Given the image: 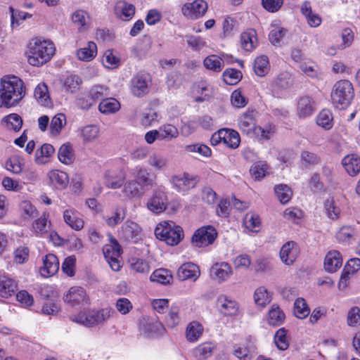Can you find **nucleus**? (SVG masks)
<instances>
[{"label":"nucleus","instance_id":"nucleus-1","mask_svg":"<svg viewBox=\"0 0 360 360\" xmlns=\"http://www.w3.org/2000/svg\"><path fill=\"white\" fill-rule=\"evenodd\" d=\"M25 94L26 88L21 79L15 76H4L1 78L0 108L16 106Z\"/></svg>","mask_w":360,"mask_h":360},{"label":"nucleus","instance_id":"nucleus-2","mask_svg":"<svg viewBox=\"0 0 360 360\" xmlns=\"http://www.w3.org/2000/svg\"><path fill=\"white\" fill-rule=\"evenodd\" d=\"M55 52V44L52 41L34 38L27 46V61L31 65L39 67L49 62Z\"/></svg>","mask_w":360,"mask_h":360},{"label":"nucleus","instance_id":"nucleus-3","mask_svg":"<svg viewBox=\"0 0 360 360\" xmlns=\"http://www.w3.org/2000/svg\"><path fill=\"white\" fill-rule=\"evenodd\" d=\"M115 314V311L110 307L97 309H91L82 311L71 316V320L86 327H94L104 323Z\"/></svg>","mask_w":360,"mask_h":360},{"label":"nucleus","instance_id":"nucleus-4","mask_svg":"<svg viewBox=\"0 0 360 360\" xmlns=\"http://www.w3.org/2000/svg\"><path fill=\"white\" fill-rule=\"evenodd\" d=\"M354 91L352 84L347 79L338 81L333 86L330 98L333 106L338 110H345L354 98Z\"/></svg>","mask_w":360,"mask_h":360},{"label":"nucleus","instance_id":"nucleus-5","mask_svg":"<svg viewBox=\"0 0 360 360\" xmlns=\"http://www.w3.org/2000/svg\"><path fill=\"white\" fill-rule=\"evenodd\" d=\"M155 234L157 238L171 246L177 245L184 237L183 229L172 221L159 223Z\"/></svg>","mask_w":360,"mask_h":360},{"label":"nucleus","instance_id":"nucleus-6","mask_svg":"<svg viewBox=\"0 0 360 360\" xmlns=\"http://www.w3.org/2000/svg\"><path fill=\"white\" fill-rule=\"evenodd\" d=\"M210 142L213 146L223 143L230 148L235 149L239 146L240 137L233 129H221L212 134Z\"/></svg>","mask_w":360,"mask_h":360},{"label":"nucleus","instance_id":"nucleus-7","mask_svg":"<svg viewBox=\"0 0 360 360\" xmlns=\"http://www.w3.org/2000/svg\"><path fill=\"white\" fill-rule=\"evenodd\" d=\"M168 198L165 188L160 186L153 190V195L148 198L146 202V207L151 212L158 214L167 209Z\"/></svg>","mask_w":360,"mask_h":360},{"label":"nucleus","instance_id":"nucleus-8","mask_svg":"<svg viewBox=\"0 0 360 360\" xmlns=\"http://www.w3.org/2000/svg\"><path fill=\"white\" fill-rule=\"evenodd\" d=\"M292 84L291 74L289 72H283L269 83V89L274 97L281 98Z\"/></svg>","mask_w":360,"mask_h":360},{"label":"nucleus","instance_id":"nucleus-9","mask_svg":"<svg viewBox=\"0 0 360 360\" xmlns=\"http://www.w3.org/2000/svg\"><path fill=\"white\" fill-rule=\"evenodd\" d=\"M103 253L112 270L119 271L121 267L119 257L121 255L122 249L117 241L112 238L109 244L103 246Z\"/></svg>","mask_w":360,"mask_h":360},{"label":"nucleus","instance_id":"nucleus-10","mask_svg":"<svg viewBox=\"0 0 360 360\" xmlns=\"http://www.w3.org/2000/svg\"><path fill=\"white\" fill-rule=\"evenodd\" d=\"M139 332L145 338H154L162 335L165 328L156 319L143 318L139 321Z\"/></svg>","mask_w":360,"mask_h":360},{"label":"nucleus","instance_id":"nucleus-11","mask_svg":"<svg viewBox=\"0 0 360 360\" xmlns=\"http://www.w3.org/2000/svg\"><path fill=\"white\" fill-rule=\"evenodd\" d=\"M217 236L216 229L212 226H205L198 229L192 237V242L197 247H206L212 244Z\"/></svg>","mask_w":360,"mask_h":360},{"label":"nucleus","instance_id":"nucleus-12","mask_svg":"<svg viewBox=\"0 0 360 360\" xmlns=\"http://www.w3.org/2000/svg\"><path fill=\"white\" fill-rule=\"evenodd\" d=\"M151 82L149 74L140 72L133 77L131 81V90L137 97H142L149 91V85Z\"/></svg>","mask_w":360,"mask_h":360},{"label":"nucleus","instance_id":"nucleus-13","mask_svg":"<svg viewBox=\"0 0 360 360\" xmlns=\"http://www.w3.org/2000/svg\"><path fill=\"white\" fill-rule=\"evenodd\" d=\"M207 9V4L204 0H194L187 2L181 7V13L188 19H198L202 17Z\"/></svg>","mask_w":360,"mask_h":360},{"label":"nucleus","instance_id":"nucleus-14","mask_svg":"<svg viewBox=\"0 0 360 360\" xmlns=\"http://www.w3.org/2000/svg\"><path fill=\"white\" fill-rule=\"evenodd\" d=\"M125 178V174L122 169L112 168L105 172L103 184L108 188H120L123 186Z\"/></svg>","mask_w":360,"mask_h":360},{"label":"nucleus","instance_id":"nucleus-15","mask_svg":"<svg viewBox=\"0 0 360 360\" xmlns=\"http://www.w3.org/2000/svg\"><path fill=\"white\" fill-rule=\"evenodd\" d=\"M171 182L177 191L186 192L195 186L198 179L196 176L184 173L172 176Z\"/></svg>","mask_w":360,"mask_h":360},{"label":"nucleus","instance_id":"nucleus-16","mask_svg":"<svg viewBox=\"0 0 360 360\" xmlns=\"http://www.w3.org/2000/svg\"><path fill=\"white\" fill-rule=\"evenodd\" d=\"M299 254L298 245L294 241H288L282 245L279 252V257L284 264L290 266L296 261Z\"/></svg>","mask_w":360,"mask_h":360},{"label":"nucleus","instance_id":"nucleus-17","mask_svg":"<svg viewBox=\"0 0 360 360\" xmlns=\"http://www.w3.org/2000/svg\"><path fill=\"white\" fill-rule=\"evenodd\" d=\"M217 307L219 312L225 316H235L239 310L238 303L235 300L224 294L218 296Z\"/></svg>","mask_w":360,"mask_h":360},{"label":"nucleus","instance_id":"nucleus-18","mask_svg":"<svg viewBox=\"0 0 360 360\" xmlns=\"http://www.w3.org/2000/svg\"><path fill=\"white\" fill-rule=\"evenodd\" d=\"M64 300L72 307L87 304L89 301L84 288L77 286L69 289L64 296Z\"/></svg>","mask_w":360,"mask_h":360},{"label":"nucleus","instance_id":"nucleus-19","mask_svg":"<svg viewBox=\"0 0 360 360\" xmlns=\"http://www.w3.org/2000/svg\"><path fill=\"white\" fill-rule=\"evenodd\" d=\"M120 233L127 241L136 243L141 238V227L137 223L131 220H127L123 224Z\"/></svg>","mask_w":360,"mask_h":360},{"label":"nucleus","instance_id":"nucleus-20","mask_svg":"<svg viewBox=\"0 0 360 360\" xmlns=\"http://www.w3.org/2000/svg\"><path fill=\"white\" fill-rule=\"evenodd\" d=\"M360 270V259L352 258L346 263L343 271L342 273L340 281L338 283V288L344 290L347 288L350 275L356 274Z\"/></svg>","mask_w":360,"mask_h":360},{"label":"nucleus","instance_id":"nucleus-21","mask_svg":"<svg viewBox=\"0 0 360 360\" xmlns=\"http://www.w3.org/2000/svg\"><path fill=\"white\" fill-rule=\"evenodd\" d=\"M316 110V103L312 98L304 96L300 97L297 102L296 111L300 118L311 117Z\"/></svg>","mask_w":360,"mask_h":360},{"label":"nucleus","instance_id":"nucleus-22","mask_svg":"<svg viewBox=\"0 0 360 360\" xmlns=\"http://www.w3.org/2000/svg\"><path fill=\"white\" fill-rule=\"evenodd\" d=\"M232 274L231 266L225 262H216L210 269L211 277L219 283L228 280Z\"/></svg>","mask_w":360,"mask_h":360},{"label":"nucleus","instance_id":"nucleus-23","mask_svg":"<svg viewBox=\"0 0 360 360\" xmlns=\"http://www.w3.org/2000/svg\"><path fill=\"white\" fill-rule=\"evenodd\" d=\"M256 127V120L253 110H248L239 117L238 127L248 136L252 137Z\"/></svg>","mask_w":360,"mask_h":360},{"label":"nucleus","instance_id":"nucleus-24","mask_svg":"<svg viewBox=\"0 0 360 360\" xmlns=\"http://www.w3.org/2000/svg\"><path fill=\"white\" fill-rule=\"evenodd\" d=\"M133 175L136 179L135 181L142 188L153 186L155 183V176L151 174L147 168L140 166L136 167L133 169Z\"/></svg>","mask_w":360,"mask_h":360},{"label":"nucleus","instance_id":"nucleus-25","mask_svg":"<svg viewBox=\"0 0 360 360\" xmlns=\"http://www.w3.org/2000/svg\"><path fill=\"white\" fill-rule=\"evenodd\" d=\"M63 220L67 225L75 231H80L84 227V220L79 212L72 207L65 210L63 212Z\"/></svg>","mask_w":360,"mask_h":360},{"label":"nucleus","instance_id":"nucleus-26","mask_svg":"<svg viewBox=\"0 0 360 360\" xmlns=\"http://www.w3.org/2000/svg\"><path fill=\"white\" fill-rule=\"evenodd\" d=\"M59 269V261L53 254H48L43 258V266L40 268V274L43 277L48 278L55 275Z\"/></svg>","mask_w":360,"mask_h":360},{"label":"nucleus","instance_id":"nucleus-27","mask_svg":"<svg viewBox=\"0 0 360 360\" xmlns=\"http://www.w3.org/2000/svg\"><path fill=\"white\" fill-rule=\"evenodd\" d=\"M240 47L247 52H252L258 46L257 34L254 29H248L243 32L240 39Z\"/></svg>","mask_w":360,"mask_h":360},{"label":"nucleus","instance_id":"nucleus-28","mask_svg":"<svg viewBox=\"0 0 360 360\" xmlns=\"http://www.w3.org/2000/svg\"><path fill=\"white\" fill-rule=\"evenodd\" d=\"M200 275L199 266L193 262L183 264L177 271V276L182 281L191 279L196 281Z\"/></svg>","mask_w":360,"mask_h":360},{"label":"nucleus","instance_id":"nucleus-29","mask_svg":"<svg viewBox=\"0 0 360 360\" xmlns=\"http://www.w3.org/2000/svg\"><path fill=\"white\" fill-rule=\"evenodd\" d=\"M17 290V283L8 274H0V296L8 298L13 296Z\"/></svg>","mask_w":360,"mask_h":360},{"label":"nucleus","instance_id":"nucleus-30","mask_svg":"<svg viewBox=\"0 0 360 360\" xmlns=\"http://www.w3.org/2000/svg\"><path fill=\"white\" fill-rule=\"evenodd\" d=\"M300 11L310 27H318L322 22L321 17L312 10L309 1L302 3Z\"/></svg>","mask_w":360,"mask_h":360},{"label":"nucleus","instance_id":"nucleus-31","mask_svg":"<svg viewBox=\"0 0 360 360\" xmlns=\"http://www.w3.org/2000/svg\"><path fill=\"white\" fill-rule=\"evenodd\" d=\"M51 228V222L49 219V214L46 213L34 220L32 224V231L36 236L47 235L50 232Z\"/></svg>","mask_w":360,"mask_h":360},{"label":"nucleus","instance_id":"nucleus-32","mask_svg":"<svg viewBox=\"0 0 360 360\" xmlns=\"http://www.w3.org/2000/svg\"><path fill=\"white\" fill-rule=\"evenodd\" d=\"M48 178L52 186L58 190L65 189L69 184V176L65 172L53 169L48 173Z\"/></svg>","mask_w":360,"mask_h":360},{"label":"nucleus","instance_id":"nucleus-33","mask_svg":"<svg viewBox=\"0 0 360 360\" xmlns=\"http://www.w3.org/2000/svg\"><path fill=\"white\" fill-rule=\"evenodd\" d=\"M72 22L77 27L79 32L86 31L91 25L89 14L84 10H76L71 16Z\"/></svg>","mask_w":360,"mask_h":360},{"label":"nucleus","instance_id":"nucleus-34","mask_svg":"<svg viewBox=\"0 0 360 360\" xmlns=\"http://www.w3.org/2000/svg\"><path fill=\"white\" fill-rule=\"evenodd\" d=\"M342 264V258L337 250L329 251L324 260L325 269L330 273L337 271Z\"/></svg>","mask_w":360,"mask_h":360},{"label":"nucleus","instance_id":"nucleus-35","mask_svg":"<svg viewBox=\"0 0 360 360\" xmlns=\"http://www.w3.org/2000/svg\"><path fill=\"white\" fill-rule=\"evenodd\" d=\"M275 132V125L271 122H268L262 125H257L251 138H255L259 141H267L273 137Z\"/></svg>","mask_w":360,"mask_h":360},{"label":"nucleus","instance_id":"nucleus-36","mask_svg":"<svg viewBox=\"0 0 360 360\" xmlns=\"http://www.w3.org/2000/svg\"><path fill=\"white\" fill-rule=\"evenodd\" d=\"M342 164L347 173L352 176H356L360 172V157L355 154L346 155L342 160Z\"/></svg>","mask_w":360,"mask_h":360},{"label":"nucleus","instance_id":"nucleus-37","mask_svg":"<svg viewBox=\"0 0 360 360\" xmlns=\"http://www.w3.org/2000/svg\"><path fill=\"white\" fill-rule=\"evenodd\" d=\"M115 13L121 20L127 21L134 16L135 7L131 4H128L124 1H120L115 4Z\"/></svg>","mask_w":360,"mask_h":360},{"label":"nucleus","instance_id":"nucleus-38","mask_svg":"<svg viewBox=\"0 0 360 360\" xmlns=\"http://www.w3.org/2000/svg\"><path fill=\"white\" fill-rule=\"evenodd\" d=\"M79 136L84 143L96 141L100 136V128L96 124H89L79 129Z\"/></svg>","mask_w":360,"mask_h":360},{"label":"nucleus","instance_id":"nucleus-39","mask_svg":"<svg viewBox=\"0 0 360 360\" xmlns=\"http://www.w3.org/2000/svg\"><path fill=\"white\" fill-rule=\"evenodd\" d=\"M55 149L51 144L44 143L35 152V162L37 165H44L50 162Z\"/></svg>","mask_w":360,"mask_h":360},{"label":"nucleus","instance_id":"nucleus-40","mask_svg":"<svg viewBox=\"0 0 360 360\" xmlns=\"http://www.w3.org/2000/svg\"><path fill=\"white\" fill-rule=\"evenodd\" d=\"M1 124L9 131L18 132L22 128V119L17 113H11L2 118Z\"/></svg>","mask_w":360,"mask_h":360},{"label":"nucleus","instance_id":"nucleus-41","mask_svg":"<svg viewBox=\"0 0 360 360\" xmlns=\"http://www.w3.org/2000/svg\"><path fill=\"white\" fill-rule=\"evenodd\" d=\"M76 55L79 60L91 61L97 55V46L94 41H89L86 46L77 51Z\"/></svg>","mask_w":360,"mask_h":360},{"label":"nucleus","instance_id":"nucleus-42","mask_svg":"<svg viewBox=\"0 0 360 360\" xmlns=\"http://www.w3.org/2000/svg\"><path fill=\"white\" fill-rule=\"evenodd\" d=\"M34 97L41 105L49 106L51 105L48 86L44 83H40L35 87Z\"/></svg>","mask_w":360,"mask_h":360},{"label":"nucleus","instance_id":"nucleus-43","mask_svg":"<svg viewBox=\"0 0 360 360\" xmlns=\"http://www.w3.org/2000/svg\"><path fill=\"white\" fill-rule=\"evenodd\" d=\"M203 65L206 70L218 73L223 70L224 61L220 56L212 54L204 59Z\"/></svg>","mask_w":360,"mask_h":360},{"label":"nucleus","instance_id":"nucleus-44","mask_svg":"<svg viewBox=\"0 0 360 360\" xmlns=\"http://www.w3.org/2000/svg\"><path fill=\"white\" fill-rule=\"evenodd\" d=\"M67 124L66 115L63 113H58L54 115L50 122V134L53 136L60 134L63 129Z\"/></svg>","mask_w":360,"mask_h":360},{"label":"nucleus","instance_id":"nucleus-45","mask_svg":"<svg viewBox=\"0 0 360 360\" xmlns=\"http://www.w3.org/2000/svg\"><path fill=\"white\" fill-rule=\"evenodd\" d=\"M59 161L65 165L72 164L75 160V153L72 144L66 143L63 144L58 153Z\"/></svg>","mask_w":360,"mask_h":360},{"label":"nucleus","instance_id":"nucleus-46","mask_svg":"<svg viewBox=\"0 0 360 360\" xmlns=\"http://www.w3.org/2000/svg\"><path fill=\"white\" fill-rule=\"evenodd\" d=\"M123 185L122 193L128 198H139L143 193L142 191L143 188L135 180H130L126 183L124 182Z\"/></svg>","mask_w":360,"mask_h":360},{"label":"nucleus","instance_id":"nucleus-47","mask_svg":"<svg viewBox=\"0 0 360 360\" xmlns=\"http://www.w3.org/2000/svg\"><path fill=\"white\" fill-rule=\"evenodd\" d=\"M158 130L160 141H170L179 134L177 127L171 124H164Z\"/></svg>","mask_w":360,"mask_h":360},{"label":"nucleus","instance_id":"nucleus-48","mask_svg":"<svg viewBox=\"0 0 360 360\" xmlns=\"http://www.w3.org/2000/svg\"><path fill=\"white\" fill-rule=\"evenodd\" d=\"M120 107V103L117 99L105 98L99 103L98 109L101 113L109 115L117 112Z\"/></svg>","mask_w":360,"mask_h":360},{"label":"nucleus","instance_id":"nucleus-49","mask_svg":"<svg viewBox=\"0 0 360 360\" xmlns=\"http://www.w3.org/2000/svg\"><path fill=\"white\" fill-rule=\"evenodd\" d=\"M243 224L245 229L252 233H258L262 226L259 216L253 212L246 214L243 220Z\"/></svg>","mask_w":360,"mask_h":360},{"label":"nucleus","instance_id":"nucleus-50","mask_svg":"<svg viewBox=\"0 0 360 360\" xmlns=\"http://www.w3.org/2000/svg\"><path fill=\"white\" fill-rule=\"evenodd\" d=\"M202 326L197 321L191 322L186 328V338L190 342L198 340L203 333Z\"/></svg>","mask_w":360,"mask_h":360},{"label":"nucleus","instance_id":"nucleus-51","mask_svg":"<svg viewBox=\"0 0 360 360\" xmlns=\"http://www.w3.org/2000/svg\"><path fill=\"white\" fill-rule=\"evenodd\" d=\"M125 216V210L122 207H118L112 212L110 215L104 216L103 219L108 226L115 227L124 220Z\"/></svg>","mask_w":360,"mask_h":360},{"label":"nucleus","instance_id":"nucleus-52","mask_svg":"<svg viewBox=\"0 0 360 360\" xmlns=\"http://www.w3.org/2000/svg\"><path fill=\"white\" fill-rule=\"evenodd\" d=\"M269 68V61L266 56L262 55L255 59L253 69L257 76H265L268 73Z\"/></svg>","mask_w":360,"mask_h":360},{"label":"nucleus","instance_id":"nucleus-53","mask_svg":"<svg viewBox=\"0 0 360 360\" xmlns=\"http://www.w3.org/2000/svg\"><path fill=\"white\" fill-rule=\"evenodd\" d=\"M129 264L131 270L136 273L147 274L150 271V265L144 259L131 257L129 259Z\"/></svg>","mask_w":360,"mask_h":360},{"label":"nucleus","instance_id":"nucleus-54","mask_svg":"<svg viewBox=\"0 0 360 360\" xmlns=\"http://www.w3.org/2000/svg\"><path fill=\"white\" fill-rule=\"evenodd\" d=\"M271 300V295L264 286L257 288L254 293V301L257 306L265 307Z\"/></svg>","mask_w":360,"mask_h":360},{"label":"nucleus","instance_id":"nucleus-55","mask_svg":"<svg viewBox=\"0 0 360 360\" xmlns=\"http://www.w3.org/2000/svg\"><path fill=\"white\" fill-rule=\"evenodd\" d=\"M285 320V314L277 305H272L267 315V321L271 326H280Z\"/></svg>","mask_w":360,"mask_h":360},{"label":"nucleus","instance_id":"nucleus-56","mask_svg":"<svg viewBox=\"0 0 360 360\" xmlns=\"http://www.w3.org/2000/svg\"><path fill=\"white\" fill-rule=\"evenodd\" d=\"M316 123L326 130L330 129L333 126V116L330 110H322L316 117Z\"/></svg>","mask_w":360,"mask_h":360},{"label":"nucleus","instance_id":"nucleus-57","mask_svg":"<svg viewBox=\"0 0 360 360\" xmlns=\"http://www.w3.org/2000/svg\"><path fill=\"white\" fill-rule=\"evenodd\" d=\"M25 166V160L19 155H13L6 162V168L13 174H19Z\"/></svg>","mask_w":360,"mask_h":360},{"label":"nucleus","instance_id":"nucleus-58","mask_svg":"<svg viewBox=\"0 0 360 360\" xmlns=\"http://www.w3.org/2000/svg\"><path fill=\"white\" fill-rule=\"evenodd\" d=\"M215 346L212 342H204L193 350V356L200 360L210 357L214 349Z\"/></svg>","mask_w":360,"mask_h":360},{"label":"nucleus","instance_id":"nucleus-59","mask_svg":"<svg viewBox=\"0 0 360 360\" xmlns=\"http://www.w3.org/2000/svg\"><path fill=\"white\" fill-rule=\"evenodd\" d=\"M324 208L327 217L330 219L336 220L340 217L341 209L333 198H329L325 201Z\"/></svg>","mask_w":360,"mask_h":360},{"label":"nucleus","instance_id":"nucleus-60","mask_svg":"<svg viewBox=\"0 0 360 360\" xmlns=\"http://www.w3.org/2000/svg\"><path fill=\"white\" fill-rule=\"evenodd\" d=\"M271 27L272 29L269 34V41L274 46L279 45L281 41L285 36L288 31L286 29L276 24L272 23Z\"/></svg>","mask_w":360,"mask_h":360},{"label":"nucleus","instance_id":"nucleus-61","mask_svg":"<svg viewBox=\"0 0 360 360\" xmlns=\"http://www.w3.org/2000/svg\"><path fill=\"white\" fill-rule=\"evenodd\" d=\"M82 82V79L79 76L70 75L64 79L63 87L66 91L75 94L80 89Z\"/></svg>","mask_w":360,"mask_h":360},{"label":"nucleus","instance_id":"nucleus-62","mask_svg":"<svg viewBox=\"0 0 360 360\" xmlns=\"http://www.w3.org/2000/svg\"><path fill=\"white\" fill-rule=\"evenodd\" d=\"M310 313L309 307L307 304L305 300L302 297H299L295 300L294 302V314L298 319H304Z\"/></svg>","mask_w":360,"mask_h":360},{"label":"nucleus","instance_id":"nucleus-63","mask_svg":"<svg viewBox=\"0 0 360 360\" xmlns=\"http://www.w3.org/2000/svg\"><path fill=\"white\" fill-rule=\"evenodd\" d=\"M150 278L153 282H156L160 284H167L172 280V276L168 270L165 269H158L153 271L150 275Z\"/></svg>","mask_w":360,"mask_h":360},{"label":"nucleus","instance_id":"nucleus-64","mask_svg":"<svg viewBox=\"0 0 360 360\" xmlns=\"http://www.w3.org/2000/svg\"><path fill=\"white\" fill-rule=\"evenodd\" d=\"M275 193L282 204H285L292 198V192L291 188L285 184H279L274 188Z\"/></svg>","mask_w":360,"mask_h":360}]
</instances>
